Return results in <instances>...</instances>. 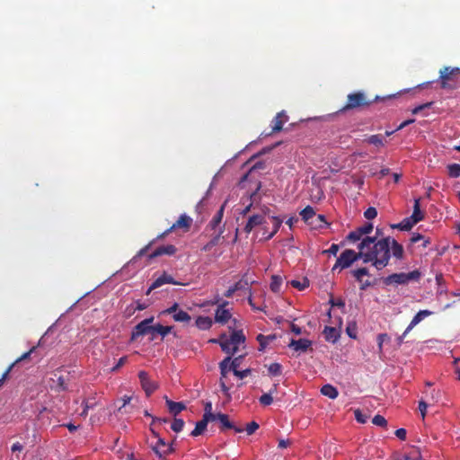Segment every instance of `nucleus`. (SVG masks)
<instances>
[{"label":"nucleus","mask_w":460,"mask_h":460,"mask_svg":"<svg viewBox=\"0 0 460 460\" xmlns=\"http://www.w3.org/2000/svg\"><path fill=\"white\" fill-rule=\"evenodd\" d=\"M265 223V217L262 214H256L249 217L246 225L244 226V232L249 234L252 231L255 226L263 225Z\"/></svg>","instance_id":"obj_15"},{"label":"nucleus","mask_w":460,"mask_h":460,"mask_svg":"<svg viewBox=\"0 0 460 460\" xmlns=\"http://www.w3.org/2000/svg\"><path fill=\"white\" fill-rule=\"evenodd\" d=\"M416 223H412L411 218L406 217L402 222L392 226L393 228H396L402 231H409Z\"/></svg>","instance_id":"obj_31"},{"label":"nucleus","mask_w":460,"mask_h":460,"mask_svg":"<svg viewBox=\"0 0 460 460\" xmlns=\"http://www.w3.org/2000/svg\"><path fill=\"white\" fill-rule=\"evenodd\" d=\"M259 402L263 406H269L273 402V397L270 395V394H263L260 398Z\"/></svg>","instance_id":"obj_46"},{"label":"nucleus","mask_w":460,"mask_h":460,"mask_svg":"<svg viewBox=\"0 0 460 460\" xmlns=\"http://www.w3.org/2000/svg\"><path fill=\"white\" fill-rule=\"evenodd\" d=\"M289 283L293 288L298 290H304L305 288L309 287V280L306 278L303 279L302 281L294 279L291 280Z\"/></svg>","instance_id":"obj_37"},{"label":"nucleus","mask_w":460,"mask_h":460,"mask_svg":"<svg viewBox=\"0 0 460 460\" xmlns=\"http://www.w3.org/2000/svg\"><path fill=\"white\" fill-rule=\"evenodd\" d=\"M367 142L376 146H384V137L381 135H372L367 139Z\"/></svg>","instance_id":"obj_42"},{"label":"nucleus","mask_w":460,"mask_h":460,"mask_svg":"<svg viewBox=\"0 0 460 460\" xmlns=\"http://www.w3.org/2000/svg\"><path fill=\"white\" fill-rule=\"evenodd\" d=\"M217 413H213L212 411V402H204V414L203 417H207V419H209L213 421H215V415Z\"/></svg>","instance_id":"obj_38"},{"label":"nucleus","mask_w":460,"mask_h":460,"mask_svg":"<svg viewBox=\"0 0 460 460\" xmlns=\"http://www.w3.org/2000/svg\"><path fill=\"white\" fill-rule=\"evenodd\" d=\"M128 361V357L127 356H124V357H121L119 361L117 362V364L111 368V371L112 372H116L117 370L119 369V367H121L126 362Z\"/></svg>","instance_id":"obj_59"},{"label":"nucleus","mask_w":460,"mask_h":460,"mask_svg":"<svg viewBox=\"0 0 460 460\" xmlns=\"http://www.w3.org/2000/svg\"><path fill=\"white\" fill-rule=\"evenodd\" d=\"M224 216V205L217 210L216 215L213 217L212 220L209 223V226L212 229H215L222 221Z\"/></svg>","instance_id":"obj_35"},{"label":"nucleus","mask_w":460,"mask_h":460,"mask_svg":"<svg viewBox=\"0 0 460 460\" xmlns=\"http://www.w3.org/2000/svg\"><path fill=\"white\" fill-rule=\"evenodd\" d=\"M153 242L149 243L147 245H146L145 247H143L137 253V255L135 256V259L137 258H140L142 256H144L147 251L149 250V248L151 247Z\"/></svg>","instance_id":"obj_64"},{"label":"nucleus","mask_w":460,"mask_h":460,"mask_svg":"<svg viewBox=\"0 0 460 460\" xmlns=\"http://www.w3.org/2000/svg\"><path fill=\"white\" fill-rule=\"evenodd\" d=\"M432 105H433V102H426V103H424V104H420V105H419V106L415 107V108L411 111V113H412V114H418V113H420V111H424L425 109L430 108Z\"/></svg>","instance_id":"obj_51"},{"label":"nucleus","mask_w":460,"mask_h":460,"mask_svg":"<svg viewBox=\"0 0 460 460\" xmlns=\"http://www.w3.org/2000/svg\"><path fill=\"white\" fill-rule=\"evenodd\" d=\"M251 373H252V369L246 368L244 370H235V372H234V375L236 376L237 377L243 379V378L248 376L249 375H251Z\"/></svg>","instance_id":"obj_57"},{"label":"nucleus","mask_w":460,"mask_h":460,"mask_svg":"<svg viewBox=\"0 0 460 460\" xmlns=\"http://www.w3.org/2000/svg\"><path fill=\"white\" fill-rule=\"evenodd\" d=\"M172 318L175 322L186 323H188L191 320L190 315L187 312L181 309L172 315Z\"/></svg>","instance_id":"obj_34"},{"label":"nucleus","mask_w":460,"mask_h":460,"mask_svg":"<svg viewBox=\"0 0 460 460\" xmlns=\"http://www.w3.org/2000/svg\"><path fill=\"white\" fill-rule=\"evenodd\" d=\"M321 393L323 395L327 396L330 399H336L339 395L337 388L330 384L323 385Z\"/></svg>","instance_id":"obj_27"},{"label":"nucleus","mask_w":460,"mask_h":460,"mask_svg":"<svg viewBox=\"0 0 460 460\" xmlns=\"http://www.w3.org/2000/svg\"><path fill=\"white\" fill-rule=\"evenodd\" d=\"M448 175L452 178H457L460 176V164H451L447 165Z\"/></svg>","instance_id":"obj_41"},{"label":"nucleus","mask_w":460,"mask_h":460,"mask_svg":"<svg viewBox=\"0 0 460 460\" xmlns=\"http://www.w3.org/2000/svg\"><path fill=\"white\" fill-rule=\"evenodd\" d=\"M323 335L327 341L335 343L340 338V331L335 327L325 326Z\"/></svg>","instance_id":"obj_21"},{"label":"nucleus","mask_w":460,"mask_h":460,"mask_svg":"<svg viewBox=\"0 0 460 460\" xmlns=\"http://www.w3.org/2000/svg\"><path fill=\"white\" fill-rule=\"evenodd\" d=\"M420 276L421 273L418 270H412L408 273H393L384 279V283L385 285H404L409 283L410 281H418Z\"/></svg>","instance_id":"obj_4"},{"label":"nucleus","mask_w":460,"mask_h":460,"mask_svg":"<svg viewBox=\"0 0 460 460\" xmlns=\"http://www.w3.org/2000/svg\"><path fill=\"white\" fill-rule=\"evenodd\" d=\"M410 217L411 218L412 223H416V224L424 218V214L420 210V199H415L414 206H413V212Z\"/></svg>","instance_id":"obj_25"},{"label":"nucleus","mask_w":460,"mask_h":460,"mask_svg":"<svg viewBox=\"0 0 460 460\" xmlns=\"http://www.w3.org/2000/svg\"><path fill=\"white\" fill-rule=\"evenodd\" d=\"M302 219L308 224H313L312 220L316 215L314 209L311 206H306L301 212Z\"/></svg>","instance_id":"obj_29"},{"label":"nucleus","mask_w":460,"mask_h":460,"mask_svg":"<svg viewBox=\"0 0 460 460\" xmlns=\"http://www.w3.org/2000/svg\"><path fill=\"white\" fill-rule=\"evenodd\" d=\"M432 314V312L429 310H420L418 312L414 317L412 318L411 322L408 325V327L405 330V333H409L410 331L416 326L419 323H420L425 317L429 316Z\"/></svg>","instance_id":"obj_19"},{"label":"nucleus","mask_w":460,"mask_h":460,"mask_svg":"<svg viewBox=\"0 0 460 460\" xmlns=\"http://www.w3.org/2000/svg\"><path fill=\"white\" fill-rule=\"evenodd\" d=\"M36 349L35 347H32L29 351L23 353L21 357H19L13 363L18 364L19 362H22L27 358H30V356L31 355V353Z\"/></svg>","instance_id":"obj_58"},{"label":"nucleus","mask_w":460,"mask_h":460,"mask_svg":"<svg viewBox=\"0 0 460 460\" xmlns=\"http://www.w3.org/2000/svg\"><path fill=\"white\" fill-rule=\"evenodd\" d=\"M195 323L200 330H208L212 325V320L208 316H199Z\"/></svg>","instance_id":"obj_30"},{"label":"nucleus","mask_w":460,"mask_h":460,"mask_svg":"<svg viewBox=\"0 0 460 460\" xmlns=\"http://www.w3.org/2000/svg\"><path fill=\"white\" fill-rule=\"evenodd\" d=\"M152 450L160 458H164V457H165L166 456L172 454L174 451V449L172 447V445H168V444H167V447L164 449H160L158 447V446H152Z\"/></svg>","instance_id":"obj_32"},{"label":"nucleus","mask_w":460,"mask_h":460,"mask_svg":"<svg viewBox=\"0 0 460 460\" xmlns=\"http://www.w3.org/2000/svg\"><path fill=\"white\" fill-rule=\"evenodd\" d=\"M268 371L270 376H277L281 375L282 366L279 363H271L268 367Z\"/></svg>","instance_id":"obj_39"},{"label":"nucleus","mask_w":460,"mask_h":460,"mask_svg":"<svg viewBox=\"0 0 460 460\" xmlns=\"http://www.w3.org/2000/svg\"><path fill=\"white\" fill-rule=\"evenodd\" d=\"M15 366V363H12L8 367L7 369L4 371V373L2 375V377L0 378V387L4 385V381L6 380V378L8 377L10 372L13 370V368Z\"/></svg>","instance_id":"obj_55"},{"label":"nucleus","mask_w":460,"mask_h":460,"mask_svg":"<svg viewBox=\"0 0 460 460\" xmlns=\"http://www.w3.org/2000/svg\"><path fill=\"white\" fill-rule=\"evenodd\" d=\"M460 75L459 67L445 66L439 71L440 86L442 89H453L451 82H456V78Z\"/></svg>","instance_id":"obj_5"},{"label":"nucleus","mask_w":460,"mask_h":460,"mask_svg":"<svg viewBox=\"0 0 460 460\" xmlns=\"http://www.w3.org/2000/svg\"><path fill=\"white\" fill-rule=\"evenodd\" d=\"M372 102L363 92H353L348 94L346 103L338 112L345 113L349 111L363 109L371 105Z\"/></svg>","instance_id":"obj_3"},{"label":"nucleus","mask_w":460,"mask_h":460,"mask_svg":"<svg viewBox=\"0 0 460 460\" xmlns=\"http://www.w3.org/2000/svg\"><path fill=\"white\" fill-rule=\"evenodd\" d=\"M166 405L169 409V411L176 416L179 414L181 411H183L186 406L182 402H176L173 401L169 400L167 397H165Z\"/></svg>","instance_id":"obj_24"},{"label":"nucleus","mask_w":460,"mask_h":460,"mask_svg":"<svg viewBox=\"0 0 460 460\" xmlns=\"http://www.w3.org/2000/svg\"><path fill=\"white\" fill-rule=\"evenodd\" d=\"M346 332L347 334L352 338V339H356L357 335H356V324L355 323H349L347 328H346Z\"/></svg>","instance_id":"obj_56"},{"label":"nucleus","mask_w":460,"mask_h":460,"mask_svg":"<svg viewBox=\"0 0 460 460\" xmlns=\"http://www.w3.org/2000/svg\"><path fill=\"white\" fill-rule=\"evenodd\" d=\"M275 339H276L275 335H267V336H265L263 334L257 335L256 340L260 345L259 350L263 351L266 349V347L270 344V342H271Z\"/></svg>","instance_id":"obj_28"},{"label":"nucleus","mask_w":460,"mask_h":460,"mask_svg":"<svg viewBox=\"0 0 460 460\" xmlns=\"http://www.w3.org/2000/svg\"><path fill=\"white\" fill-rule=\"evenodd\" d=\"M368 248L363 250V262H371L377 270L385 268L390 261L391 255L396 260H402L404 257L403 246L391 236L376 240L374 237Z\"/></svg>","instance_id":"obj_1"},{"label":"nucleus","mask_w":460,"mask_h":460,"mask_svg":"<svg viewBox=\"0 0 460 460\" xmlns=\"http://www.w3.org/2000/svg\"><path fill=\"white\" fill-rule=\"evenodd\" d=\"M211 341L218 343L222 350L227 354L234 355L236 352L234 343H231V339L226 334H222L218 340H212Z\"/></svg>","instance_id":"obj_11"},{"label":"nucleus","mask_w":460,"mask_h":460,"mask_svg":"<svg viewBox=\"0 0 460 460\" xmlns=\"http://www.w3.org/2000/svg\"><path fill=\"white\" fill-rule=\"evenodd\" d=\"M192 219L189 216L185 214L181 215L178 220L173 223L169 229H167V233H172L173 230L178 228L183 229L185 232H187L189 231Z\"/></svg>","instance_id":"obj_13"},{"label":"nucleus","mask_w":460,"mask_h":460,"mask_svg":"<svg viewBox=\"0 0 460 460\" xmlns=\"http://www.w3.org/2000/svg\"><path fill=\"white\" fill-rule=\"evenodd\" d=\"M272 219L274 221L273 231L265 237L266 240L271 239L274 236V234L279 231L282 224V220L279 217H272Z\"/></svg>","instance_id":"obj_44"},{"label":"nucleus","mask_w":460,"mask_h":460,"mask_svg":"<svg viewBox=\"0 0 460 460\" xmlns=\"http://www.w3.org/2000/svg\"><path fill=\"white\" fill-rule=\"evenodd\" d=\"M154 322V317L151 316L146 318L140 323H138L133 329L131 332V341L137 340L140 336H144L146 334H151L153 336V327L152 323Z\"/></svg>","instance_id":"obj_6"},{"label":"nucleus","mask_w":460,"mask_h":460,"mask_svg":"<svg viewBox=\"0 0 460 460\" xmlns=\"http://www.w3.org/2000/svg\"><path fill=\"white\" fill-rule=\"evenodd\" d=\"M177 249L172 244L163 245L156 248L152 253L148 255V259L152 260L154 258L162 256V255H173L176 252Z\"/></svg>","instance_id":"obj_17"},{"label":"nucleus","mask_w":460,"mask_h":460,"mask_svg":"<svg viewBox=\"0 0 460 460\" xmlns=\"http://www.w3.org/2000/svg\"><path fill=\"white\" fill-rule=\"evenodd\" d=\"M253 282L254 280L249 276V273H245L242 277V279L239 281H237L234 286L236 291L249 289V291L251 292L250 286Z\"/></svg>","instance_id":"obj_20"},{"label":"nucleus","mask_w":460,"mask_h":460,"mask_svg":"<svg viewBox=\"0 0 460 460\" xmlns=\"http://www.w3.org/2000/svg\"><path fill=\"white\" fill-rule=\"evenodd\" d=\"M372 223H365L363 226L357 227L354 231H351L346 237V239L351 243L363 240V235L368 234L373 231Z\"/></svg>","instance_id":"obj_7"},{"label":"nucleus","mask_w":460,"mask_h":460,"mask_svg":"<svg viewBox=\"0 0 460 460\" xmlns=\"http://www.w3.org/2000/svg\"><path fill=\"white\" fill-rule=\"evenodd\" d=\"M220 388L222 392L225 394V395L227 397L228 400H231V394L229 393V388L226 385L225 381L220 378Z\"/></svg>","instance_id":"obj_60"},{"label":"nucleus","mask_w":460,"mask_h":460,"mask_svg":"<svg viewBox=\"0 0 460 460\" xmlns=\"http://www.w3.org/2000/svg\"><path fill=\"white\" fill-rule=\"evenodd\" d=\"M339 249H340V247H339L338 244L332 243L328 250H325L323 252V253H330V254H332V255H336L337 252H339Z\"/></svg>","instance_id":"obj_61"},{"label":"nucleus","mask_w":460,"mask_h":460,"mask_svg":"<svg viewBox=\"0 0 460 460\" xmlns=\"http://www.w3.org/2000/svg\"><path fill=\"white\" fill-rule=\"evenodd\" d=\"M355 418L359 423H366L367 420V416L363 414L360 410H356L354 411Z\"/></svg>","instance_id":"obj_54"},{"label":"nucleus","mask_w":460,"mask_h":460,"mask_svg":"<svg viewBox=\"0 0 460 460\" xmlns=\"http://www.w3.org/2000/svg\"><path fill=\"white\" fill-rule=\"evenodd\" d=\"M242 357L234 358L233 360L229 363V368L233 372H235V370H238V367L240 366Z\"/></svg>","instance_id":"obj_53"},{"label":"nucleus","mask_w":460,"mask_h":460,"mask_svg":"<svg viewBox=\"0 0 460 460\" xmlns=\"http://www.w3.org/2000/svg\"><path fill=\"white\" fill-rule=\"evenodd\" d=\"M172 326H164L160 323L155 324L153 327V336H151L150 340L154 341L155 339V334L161 335L162 339H164L172 332Z\"/></svg>","instance_id":"obj_22"},{"label":"nucleus","mask_w":460,"mask_h":460,"mask_svg":"<svg viewBox=\"0 0 460 460\" xmlns=\"http://www.w3.org/2000/svg\"><path fill=\"white\" fill-rule=\"evenodd\" d=\"M179 305L177 303H174L172 306L169 308L164 310L161 314H174L179 311Z\"/></svg>","instance_id":"obj_52"},{"label":"nucleus","mask_w":460,"mask_h":460,"mask_svg":"<svg viewBox=\"0 0 460 460\" xmlns=\"http://www.w3.org/2000/svg\"><path fill=\"white\" fill-rule=\"evenodd\" d=\"M222 234H223V230H220V232L217 235H215L208 243H207L201 248V251L209 252L214 246L217 245L220 242Z\"/></svg>","instance_id":"obj_33"},{"label":"nucleus","mask_w":460,"mask_h":460,"mask_svg":"<svg viewBox=\"0 0 460 460\" xmlns=\"http://www.w3.org/2000/svg\"><path fill=\"white\" fill-rule=\"evenodd\" d=\"M288 120V117L284 111L278 112L271 120V134L281 131L283 128V125Z\"/></svg>","instance_id":"obj_12"},{"label":"nucleus","mask_w":460,"mask_h":460,"mask_svg":"<svg viewBox=\"0 0 460 460\" xmlns=\"http://www.w3.org/2000/svg\"><path fill=\"white\" fill-rule=\"evenodd\" d=\"M229 338L231 339V343H234L236 351L238 350L239 345L245 342V336L242 330L233 331Z\"/></svg>","instance_id":"obj_23"},{"label":"nucleus","mask_w":460,"mask_h":460,"mask_svg":"<svg viewBox=\"0 0 460 460\" xmlns=\"http://www.w3.org/2000/svg\"><path fill=\"white\" fill-rule=\"evenodd\" d=\"M184 420L182 419H177L174 418L173 421L172 422L171 429L178 433L181 432L183 429L184 427Z\"/></svg>","instance_id":"obj_45"},{"label":"nucleus","mask_w":460,"mask_h":460,"mask_svg":"<svg viewBox=\"0 0 460 460\" xmlns=\"http://www.w3.org/2000/svg\"><path fill=\"white\" fill-rule=\"evenodd\" d=\"M282 284V279L279 276L273 275L271 277L270 289L273 292H279Z\"/></svg>","instance_id":"obj_40"},{"label":"nucleus","mask_w":460,"mask_h":460,"mask_svg":"<svg viewBox=\"0 0 460 460\" xmlns=\"http://www.w3.org/2000/svg\"><path fill=\"white\" fill-rule=\"evenodd\" d=\"M55 382V380H53ZM54 389L58 392L66 391L67 390V385L66 384V380L64 376H58L56 380V385Z\"/></svg>","instance_id":"obj_43"},{"label":"nucleus","mask_w":460,"mask_h":460,"mask_svg":"<svg viewBox=\"0 0 460 460\" xmlns=\"http://www.w3.org/2000/svg\"><path fill=\"white\" fill-rule=\"evenodd\" d=\"M164 284H173V285H179L180 283L175 281L173 278L164 272L163 275L158 277L149 287L148 290L146 291V295H149L153 289H155Z\"/></svg>","instance_id":"obj_10"},{"label":"nucleus","mask_w":460,"mask_h":460,"mask_svg":"<svg viewBox=\"0 0 460 460\" xmlns=\"http://www.w3.org/2000/svg\"><path fill=\"white\" fill-rule=\"evenodd\" d=\"M390 337L386 333H380L377 335V344H378V350L379 352H382L383 350V344L385 341H389Z\"/></svg>","instance_id":"obj_48"},{"label":"nucleus","mask_w":460,"mask_h":460,"mask_svg":"<svg viewBox=\"0 0 460 460\" xmlns=\"http://www.w3.org/2000/svg\"><path fill=\"white\" fill-rule=\"evenodd\" d=\"M228 305L227 301H224L217 309L216 310L215 314V320L217 323L225 324L228 322V320L231 318V314L229 310L226 309V305Z\"/></svg>","instance_id":"obj_14"},{"label":"nucleus","mask_w":460,"mask_h":460,"mask_svg":"<svg viewBox=\"0 0 460 460\" xmlns=\"http://www.w3.org/2000/svg\"><path fill=\"white\" fill-rule=\"evenodd\" d=\"M209 421H212V420L209 419H207V417H202V420L196 423V426H195L194 429L191 431L190 435L192 437H198V436L201 435L204 432V430L206 429L208 423Z\"/></svg>","instance_id":"obj_26"},{"label":"nucleus","mask_w":460,"mask_h":460,"mask_svg":"<svg viewBox=\"0 0 460 460\" xmlns=\"http://www.w3.org/2000/svg\"><path fill=\"white\" fill-rule=\"evenodd\" d=\"M372 423L374 425H376L379 427H386L387 426V420H385V418L379 414L376 415L372 419Z\"/></svg>","instance_id":"obj_47"},{"label":"nucleus","mask_w":460,"mask_h":460,"mask_svg":"<svg viewBox=\"0 0 460 460\" xmlns=\"http://www.w3.org/2000/svg\"><path fill=\"white\" fill-rule=\"evenodd\" d=\"M231 361V357H226L219 363L220 375L222 379L226 377L229 368V363Z\"/></svg>","instance_id":"obj_36"},{"label":"nucleus","mask_w":460,"mask_h":460,"mask_svg":"<svg viewBox=\"0 0 460 460\" xmlns=\"http://www.w3.org/2000/svg\"><path fill=\"white\" fill-rule=\"evenodd\" d=\"M215 420H218L220 423V430L224 431L226 429H234L235 432L241 433L244 429L241 427L234 426L230 420L227 414L218 412L215 415Z\"/></svg>","instance_id":"obj_8"},{"label":"nucleus","mask_w":460,"mask_h":460,"mask_svg":"<svg viewBox=\"0 0 460 460\" xmlns=\"http://www.w3.org/2000/svg\"><path fill=\"white\" fill-rule=\"evenodd\" d=\"M351 274L358 282L361 283V287H360L361 290H364L372 285L369 280L363 281V279H362L363 276L369 275L367 268L363 267V268L354 270L351 271Z\"/></svg>","instance_id":"obj_18"},{"label":"nucleus","mask_w":460,"mask_h":460,"mask_svg":"<svg viewBox=\"0 0 460 460\" xmlns=\"http://www.w3.org/2000/svg\"><path fill=\"white\" fill-rule=\"evenodd\" d=\"M427 408H428V404L424 401L421 400L419 402V410H420L423 419L426 415Z\"/></svg>","instance_id":"obj_63"},{"label":"nucleus","mask_w":460,"mask_h":460,"mask_svg":"<svg viewBox=\"0 0 460 460\" xmlns=\"http://www.w3.org/2000/svg\"><path fill=\"white\" fill-rule=\"evenodd\" d=\"M374 240L375 238H371L370 236L364 237V239L358 244V252L351 249L343 251L332 267V271L336 270L337 269H347L358 260H363V250L368 248L370 243H374Z\"/></svg>","instance_id":"obj_2"},{"label":"nucleus","mask_w":460,"mask_h":460,"mask_svg":"<svg viewBox=\"0 0 460 460\" xmlns=\"http://www.w3.org/2000/svg\"><path fill=\"white\" fill-rule=\"evenodd\" d=\"M138 377L146 394L150 396L157 389V385L150 380L148 374L145 371H140L138 373Z\"/></svg>","instance_id":"obj_9"},{"label":"nucleus","mask_w":460,"mask_h":460,"mask_svg":"<svg viewBox=\"0 0 460 460\" xmlns=\"http://www.w3.org/2000/svg\"><path fill=\"white\" fill-rule=\"evenodd\" d=\"M406 434L407 431L405 429L401 428L395 430V436L401 440L406 439Z\"/></svg>","instance_id":"obj_62"},{"label":"nucleus","mask_w":460,"mask_h":460,"mask_svg":"<svg viewBox=\"0 0 460 460\" xmlns=\"http://www.w3.org/2000/svg\"><path fill=\"white\" fill-rule=\"evenodd\" d=\"M377 216V211L376 209V208L374 207H369L365 212H364V217L368 219V220H371V219H374Z\"/></svg>","instance_id":"obj_49"},{"label":"nucleus","mask_w":460,"mask_h":460,"mask_svg":"<svg viewBox=\"0 0 460 460\" xmlns=\"http://www.w3.org/2000/svg\"><path fill=\"white\" fill-rule=\"evenodd\" d=\"M259 429V424L256 421H252L246 425L245 430L248 435L253 434Z\"/></svg>","instance_id":"obj_50"},{"label":"nucleus","mask_w":460,"mask_h":460,"mask_svg":"<svg viewBox=\"0 0 460 460\" xmlns=\"http://www.w3.org/2000/svg\"><path fill=\"white\" fill-rule=\"evenodd\" d=\"M312 346V341L307 339H292L288 344V347L298 352H305Z\"/></svg>","instance_id":"obj_16"}]
</instances>
